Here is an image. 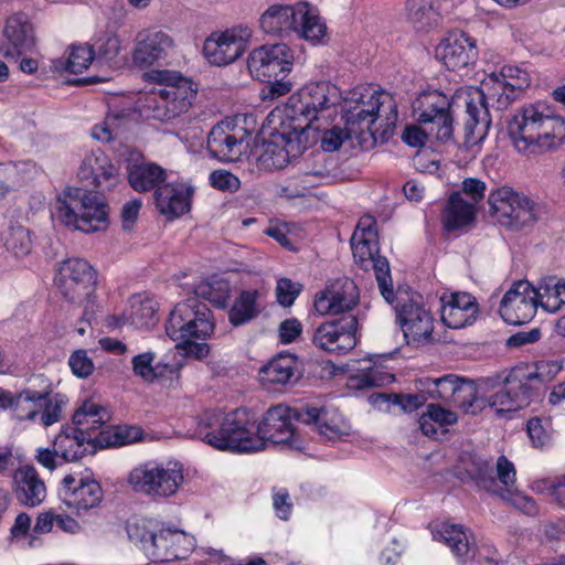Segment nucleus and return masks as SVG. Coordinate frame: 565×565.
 Returning <instances> with one entry per match:
<instances>
[{
  "instance_id": "obj_1",
  "label": "nucleus",
  "mask_w": 565,
  "mask_h": 565,
  "mask_svg": "<svg viewBox=\"0 0 565 565\" xmlns=\"http://www.w3.org/2000/svg\"><path fill=\"white\" fill-rule=\"evenodd\" d=\"M296 409L299 407L289 408L284 405L270 407L258 424L256 433L253 431V426L248 427L245 411L236 409L226 415L205 413L199 422L195 434L198 438L217 449L239 452L264 449L266 443L300 449L301 441L291 424Z\"/></svg>"
},
{
  "instance_id": "obj_2",
  "label": "nucleus",
  "mask_w": 565,
  "mask_h": 565,
  "mask_svg": "<svg viewBox=\"0 0 565 565\" xmlns=\"http://www.w3.org/2000/svg\"><path fill=\"white\" fill-rule=\"evenodd\" d=\"M353 90L344 98L342 109L345 127H332L323 132L321 148L326 152L338 150L345 139L362 137L366 131L373 139L387 141L394 134L397 122V104L394 97L384 90Z\"/></svg>"
},
{
  "instance_id": "obj_3",
  "label": "nucleus",
  "mask_w": 565,
  "mask_h": 565,
  "mask_svg": "<svg viewBox=\"0 0 565 565\" xmlns=\"http://www.w3.org/2000/svg\"><path fill=\"white\" fill-rule=\"evenodd\" d=\"M231 288L225 280L202 281L194 288V295L179 302L170 312L166 332L171 340L195 335L201 340L210 338L215 329L209 300L218 308H225L230 300Z\"/></svg>"
},
{
  "instance_id": "obj_4",
  "label": "nucleus",
  "mask_w": 565,
  "mask_h": 565,
  "mask_svg": "<svg viewBox=\"0 0 565 565\" xmlns=\"http://www.w3.org/2000/svg\"><path fill=\"white\" fill-rule=\"evenodd\" d=\"M508 135L519 152L544 154L565 143V119L543 104H529L510 119Z\"/></svg>"
},
{
  "instance_id": "obj_5",
  "label": "nucleus",
  "mask_w": 565,
  "mask_h": 565,
  "mask_svg": "<svg viewBox=\"0 0 565 565\" xmlns=\"http://www.w3.org/2000/svg\"><path fill=\"white\" fill-rule=\"evenodd\" d=\"M519 95V92L499 82L497 73H491L489 77L482 82V88L476 89L469 98L466 99V142L476 145L487 137L491 126L488 100L492 102V107L495 109L504 110Z\"/></svg>"
},
{
  "instance_id": "obj_6",
  "label": "nucleus",
  "mask_w": 565,
  "mask_h": 565,
  "mask_svg": "<svg viewBox=\"0 0 565 565\" xmlns=\"http://www.w3.org/2000/svg\"><path fill=\"white\" fill-rule=\"evenodd\" d=\"M58 218L68 227L85 233L105 231L108 206L97 193L83 188H68L58 198Z\"/></svg>"
},
{
  "instance_id": "obj_7",
  "label": "nucleus",
  "mask_w": 565,
  "mask_h": 565,
  "mask_svg": "<svg viewBox=\"0 0 565 565\" xmlns=\"http://www.w3.org/2000/svg\"><path fill=\"white\" fill-rule=\"evenodd\" d=\"M259 26L268 35L284 38L296 32L312 43L319 42L327 31L326 24L307 4H273L262 14Z\"/></svg>"
},
{
  "instance_id": "obj_8",
  "label": "nucleus",
  "mask_w": 565,
  "mask_h": 565,
  "mask_svg": "<svg viewBox=\"0 0 565 565\" xmlns=\"http://www.w3.org/2000/svg\"><path fill=\"white\" fill-rule=\"evenodd\" d=\"M341 92L334 84L321 81L305 85L290 96L286 106V116L294 126H302V132L313 127L318 114L341 103Z\"/></svg>"
},
{
  "instance_id": "obj_9",
  "label": "nucleus",
  "mask_w": 565,
  "mask_h": 565,
  "mask_svg": "<svg viewBox=\"0 0 565 565\" xmlns=\"http://www.w3.org/2000/svg\"><path fill=\"white\" fill-rule=\"evenodd\" d=\"M183 481V467L179 462L148 461L135 467L128 476V483L135 492L153 500L173 497Z\"/></svg>"
},
{
  "instance_id": "obj_10",
  "label": "nucleus",
  "mask_w": 565,
  "mask_h": 565,
  "mask_svg": "<svg viewBox=\"0 0 565 565\" xmlns=\"http://www.w3.org/2000/svg\"><path fill=\"white\" fill-rule=\"evenodd\" d=\"M489 212L494 221L510 231L532 226L539 217V205L530 196L510 186H501L488 196Z\"/></svg>"
},
{
  "instance_id": "obj_11",
  "label": "nucleus",
  "mask_w": 565,
  "mask_h": 565,
  "mask_svg": "<svg viewBox=\"0 0 565 565\" xmlns=\"http://www.w3.org/2000/svg\"><path fill=\"white\" fill-rule=\"evenodd\" d=\"M302 126L282 125L280 131L270 135L269 139L256 145L253 156L259 167L266 170L285 168L290 158L300 154L306 148Z\"/></svg>"
},
{
  "instance_id": "obj_12",
  "label": "nucleus",
  "mask_w": 565,
  "mask_h": 565,
  "mask_svg": "<svg viewBox=\"0 0 565 565\" xmlns=\"http://www.w3.org/2000/svg\"><path fill=\"white\" fill-rule=\"evenodd\" d=\"M196 96V88L188 78H179L174 84L147 95L143 100V111L148 117L160 121L172 120L185 114Z\"/></svg>"
},
{
  "instance_id": "obj_13",
  "label": "nucleus",
  "mask_w": 565,
  "mask_h": 565,
  "mask_svg": "<svg viewBox=\"0 0 565 565\" xmlns=\"http://www.w3.org/2000/svg\"><path fill=\"white\" fill-rule=\"evenodd\" d=\"M127 534L129 540L154 563L184 558L174 548L182 541H188L182 531L161 530L156 533L146 521H137L127 525Z\"/></svg>"
},
{
  "instance_id": "obj_14",
  "label": "nucleus",
  "mask_w": 565,
  "mask_h": 565,
  "mask_svg": "<svg viewBox=\"0 0 565 565\" xmlns=\"http://www.w3.org/2000/svg\"><path fill=\"white\" fill-rule=\"evenodd\" d=\"M451 107L448 96L438 90L425 92L413 103L417 121L440 141L450 140L454 134Z\"/></svg>"
},
{
  "instance_id": "obj_15",
  "label": "nucleus",
  "mask_w": 565,
  "mask_h": 565,
  "mask_svg": "<svg viewBox=\"0 0 565 565\" xmlns=\"http://www.w3.org/2000/svg\"><path fill=\"white\" fill-rule=\"evenodd\" d=\"M55 282L66 300L82 303L95 292L96 271L83 258H68L61 263Z\"/></svg>"
},
{
  "instance_id": "obj_16",
  "label": "nucleus",
  "mask_w": 565,
  "mask_h": 565,
  "mask_svg": "<svg viewBox=\"0 0 565 565\" xmlns=\"http://www.w3.org/2000/svg\"><path fill=\"white\" fill-rule=\"evenodd\" d=\"M358 318L347 313L319 324L312 333V344L331 354H347L356 345Z\"/></svg>"
},
{
  "instance_id": "obj_17",
  "label": "nucleus",
  "mask_w": 565,
  "mask_h": 565,
  "mask_svg": "<svg viewBox=\"0 0 565 565\" xmlns=\"http://www.w3.org/2000/svg\"><path fill=\"white\" fill-rule=\"evenodd\" d=\"M395 307L397 320L408 344L422 345L433 342L434 319L415 298L398 294Z\"/></svg>"
},
{
  "instance_id": "obj_18",
  "label": "nucleus",
  "mask_w": 565,
  "mask_h": 565,
  "mask_svg": "<svg viewBox=\"0 0 565 565\" xmlns=\"http://www.w3.org/2000/svg\"><path fill=\"white\" fill-rule=\"evenodd\" d=\"M294 62V53L285 43L262 45L249 53L247 67L252 76L266 81L289 73Z\"/></svg>"
},
{
  "instance_id": "obj_19",
  "label": "nucleus",
  "mask_w": 565,
  "mask_h": 565,
  "mask_svg": "<svg viewBox=\"0 0 565 565\" xmlns=\"http://www.w3.org/2000/svg\"><path fill=\"white\" fill-rule=\"evenodd\" d=\"M539 306L537 294L527 280H518L500 302V315L510 324H523L533 319Z\"/></svg>"
},
{
  "instance_id": "obj_20",
  "label": "nucleus",
  "mask_w": 565,
  "mask_h": 565,
  "mask_svg": "<svg viewBox=\"0 0 565 565\" xmlns=\"http://www.w3.org/2000/svg\"><path fill=\"white\" fill-rule=\"evenodd\" d=\"M360 292L356 284L348 278L335 279L316 295L313 307L321 315H340L351 311L359 302Z\"/></svg>"
},
{
  "instance_id": "obj_21",
  "label": "nucleus",
  "mask_w": 565,
  "mask_h": 565,
  "mask_svg": "<svg viewBox=\"0 0 565 565\" xmlns=\"http://www.w3.org/2000/svg\"><path fill=\"white\" fill-rule=\"evenodd\" d=\"M436 57L450 71L467 68L478 58L476 41L465 32H451L437 45Z\"/></svg>"
},
{
  "instance_id": "obj_22",
  "label": "nucleus",
  "mask_w": 565,
  "mask_h": 565,
  "mask_svg": "<svg viewBox=\"0 0 565 565\" xmlns=\"http://www.w3.org/2000/svg\"><path fill=\"white\" fill-rule=\"evenodd\" d=\"M62 486L63 502L76 510L77 514L98 507L103 500V489L94 479H76L67 475L63 478Z\"/></svg>"
},
{
  "instance_id": "obj_23",
  "label": "nucleus",
  "mask_w": 565,
  "mask_h": 565,
  "mask_svg": "<svg viewBox=\"0 0 565 565\" xmlns=\"http://www.w3.org/2000/svg\"><path fill=\"white\" fill-rule=\"evenodd\" d=\"M533 387L523 382L522 369L512 370L504 379L503 386L489 399L497 413L514 412L529 405Z\"/></svg>"
},
{
  "instance_id": "obj_24",
  "label": "nucleus",
  "mask_w": 565,
  "mask_h": 565,
  "mask_svg": "<svg viewBox=\"0 0 565 565\" xmlns=\"http://www.w3.org/2000/svg\"><path fill=\"white\" fill-rule=\"evenodd\" d=\"M3 36L0 52L6 58L17 60L35 46L33 25L24 14H14L7 20Z\"/></svg>"
},
{
  "instance_id": "obj_25",
  "label": "nucleus",
  "mask_w": 565,
  "mask_h": 565,
  "mask_svg": "<svg viewBox=\"0 0 565 565\" xmlns=\"http://www.w3.org/2000/svg\"><path fill=\"white\" fill-rule=\"evenodd\" d=\"M441 321L451 329H460L472 324L478 316L479 306L476 298L468 292L443 295Z\"/></svg>"
},
{
  "instance_id": "obj_26",
  "label": "nucleus",
  "mask_w": 565,
  "mask_h": 565,
  "mask_svg": "<svg viewBox=\"0 0 565 565\" xmlns=\"http://www.w3.org/2000/svg\"><path fill=\"white\" fill-rule=\"evenodd\" d=\"M244 136L242 128L237 129L231 122H220L209 134L207 150L218 160L235 161L242 154Z\"/></svg>"
},
{
  "instance_id": "obj_27",
  "label": "nucleus",
  "mask_w": 565,
  "mask_h": 565,
  "mask_svg": "<svg viewBox=\"0 0 565 565\" xmlns=\"http://www.w3.org/2000/svg\"><path fill=\"white\" fill-rule=\"evenodd\" d=\"M245 41L234 30L213 33L203 45V53L211 64L223 66L236 61L245 51Z\"/></svg>"
},
{
  "instance_id": "obj_28",
  "label": "nucleus",
  "mask_w": 565,
  "mask_h": 565,
  "mask_svg": "<svg viewBox=\"0 0 565 565\" xmlns=\"http://www.w3.org/2000/svg\"><path fill=\"white\" fill-rule=\"evenodd\" d=\"M295 419L306 425H315L318 431L329 439L344 434L345 424L335 408L301 406L295 411Z\"/></svg>"
},
{
  "instance_id": "obj_29",
  "label": "nucleus",
  "mask_w": 565,
  "mask_h": 565,
  "mask_svg": "<svg viewBox=\"0 0 565 565\" xmlns=\"http://www.w3.org/2000/svg\"><path fill=\"white\" fill-rule=\"evenodd\" d=\"M190 188L184 183L162 184L154 192L158 211L168 220L181 216L190 210Z\"/></svg>"
},
{
  "instance_id": "obj_30",
  "label": "nucleus",
  "mask_w": 565,
  "mask_h": 565,
  "mask_svg": "<svg viewBox=\"0 0 565 565\" xmlns=\"http://www.w3.org/2000/svg\"><path fill=\"white\" fill-rule=\"evenodd\" d=\"M53 446L65 461H77L86 455L96 452L92 435L86 437L74 424L66 425L55 437Z\"/></svg>"
},
{
  "instance_id": "obj_31",
  "label": "nucleus",
  "mask_w": 565,
  "mask_h": 565,
  "mask_svg": "<svg viewBox=\"0 0 565 565\" xmlns=\"http://www.w3.org/2000/svg\"><path fill=\"white\" fill-rule=\"evenodd\" d=\"M138 43L134 51V62L139 66H150L164 58L172 47V39L162 31H152L138 35Z\"/></svg>"
},
{
  "instance_id": "obj_32",
  "label": "nucleus",
  "mask_w": 565,
  "mask_h": 565,
  "mask_svg": "<svg viewBox=\"0 0 565 565\" xmlns=\"http://www.w3.org/2000/svg\"><path fill=\"white\" fill-rule=\"evenodd\" d=\"M17 499L26 507L41 504L46 497V487L33 466H23L14 473Z\"/></svg>"
},
{
  "instance_id": "obj_33",
  "label": "nucleus",
  "mask_w": 565,
  "mask_h": 565,
  "mask_svg": "<svg viewBox=\"0 0 565 565\" xmlns=\"http://www.w3.org/2000/svg\"><path fill=\"white\" fill-rule=\"evenodd\" d=\"M497 476L500 483L504 487V489H499L498 492L502 499L509 501L527 515L536 514V503L532 498L511 492V488L515 482V469L514 465L505 456H500L497 460Z\"/></svg>"
},
{
  "instance_id": "obj_34",
  "label": "nucleus",
  "mask_w": 565,
  "mask_h": 565,
  "mask_svg": "<svg viewBox=\"0 0 565 565\" xmlns=\"http://www.w3.org/2000/svg\"><path fill=\"white\" fill-rule=\"evenodd\" d=\"M476 214L477 209L473 207V203H468L460 192H454L441 213V223L448 233L465 230L473 224Z\"/></svg>"
},
{
  "instance_id": "obj_35",
  "label": "nucleus",
  "mask_w": 565,
  "mask_h": 565,
  "mask_svg": "<svg viewBox=\"0 0 565 565\" xmlns=\"http://www.w3.org/2000/svg\"><path fill=\"white\" fill-rule=\"evenodd\" d=\"M259 376L264 385L294 384L299 379L297 359L290 354H280L260 369Z\"/></svg>"
},
{
  "instance_id": "obj_36",
  "label": "nucleus",
  "mask_w": 565,
  "mask_h": 565,
  "mask_svg": "<svg viewBox=\"0 0 565 565\" xmlns=\"http://www.w3.org/2000/svg\"><path fill=\"white\" fill-rule=\"evenodd\" d=\"M127 175L130 186L140 193L156 191L167 179L166 170L154 162L129 164Z\"/></svg>"
},
{
  "instance_id": "obj_37",
  "label": "nucleus",
  "mask_w": 565,
  "mask_h": 565,
  "mask_svg": "<svg viewBox=\"0 0 565 565\" xmlns=\"http://www.w3.org/2000/svg\"><path fill=\"white\" fill-rule=\"evenodd\" d=\"M89 174L93 179L90 184L102 191L110 190L118 182V170L105 156L87 158L84 161L79 175L82 179H88Z\"/></svg>"
},
{
  "instance_id": "obj_38",
  "label": "nucleus",
  "mask_w": 565,
  "mask_h": 565,
  "mask_svg": "<svg viewBox=\"0 0 565 565\" xmlns=\"http://www.w3.org/2000/svg\"><path fill=\"white\" fill-rule=\"evenodd\" d=\"M110 416L108 411L99 404L85 402L73 415L72 424H74L86 437L96 435Z\"/></svg>"
},
{
  "instance_id": "obj_39",
  "label": "nucleus",
  "mask_w": 565,
  "mask_h": 565,
  "mask_svg": "<svg viewBox=\"0 0 565 565\" xmlns=\"http://www.w3.org/2000/svg\"><path fill=\"white\" fill-rule=\"evenodd\" d=\"M539 305L548 312H556L565 305V280L556 276L543 277L537 287Z\"/></svg>"
},
{
  "instance_id": "obj_40",
  "label": "nucleus",
  "mask_w": 565,
  "mask_h": 565,
  "mask_svg": "<svg viewBox=\"0 0 565 565\" xmlns=\"http://www.w3.org/2000/svg\"><path fill=\"white\" fill-rule=\"evenodd\" d=\"M50 391L38 392L25 388L17 396L9 398V406L14 411L19 420H33L41 412Z\"/></svg>"
},
{
  "instance_id": "obj_41",
  "label": "nucleus",
  "mask_w": 565,
  "mask_h": 565,
  "mask_svg": "<svg viewBox=\"0 0 565 565\" xmlns=\"http://www.w3.org/2000/svg\"><path fill=\"white\" fill-rule=\"evenodd\" d=\"M257 290H243L228 311V320L234 327L248 323L260 313Z\"/></svg>"
},
{
  "instance_id": "obj_42",
  "label": "nucleus",
  "mask_w": 565,
  "mask_h": 565,
  "mask_svg": "<svg viewBox=\"0 0 565 565\" xmlns=\"http://www.w3.org/2000/svg\"><path fill=\"white\" fill-rule=\"evenodd\" d=\"M407 22L417 32H428L437 23V12L429 0H408L406 3Z\"/></svg>"
},
{
  "instance_id": "obj_43",
  "label": "nucleus",
  "mask_w": 565,
  "mask_h": 565,
  "mask_svg": "<svg viewBox=\"0 0 565 565\" xmlns=\"http://www.w3.org/2000/svg\"><path fill=\"white\" fill-rule=\"evenodd\" d=\"M461 379L456 374H447L437 379H422L419 385L426 388L429 398L451 404Z\"/></svg>"
},
{
  "instance_id": "obj_44",
  "label": "nucleus",
  "mask_w": 565,
  "mask_h": 565,
  "mask_svg": "<svg viewBox=\"0 0 565 565\" xmlns=\"http://www.w3.org/2000/svg\"><path fill=\"white\" fill-rule=\"evenodd\" d=\"M468 473L477 481V483L487 491L499 492V479L494 476L492 466L489 460L472 455L466 466Z\"/></svg>"
},
{
  "instance_id": "obj_45",
  "label": "nucleus",
  "mask_w": 565,
  "mask_h": 565,
  "mask_svg": "<svg viewBox=\"0 0 565 565\" xmlns=\"http://www.w3.org/2000/svg\"><path fill=\"white\" fill-rule=\"evenodd\" d=\"M451 404L461 408L465 413L477 414L486 407L487 402L478 396L476 383L462 377Z\"/></svg>"
},
{
  "instance_id": "obj_46",
  "label": "nucleus",
  "mask_w": 565,
  "mask_h": 565,
  "mask_svg": "<svg viewBox=\"0 0 565 565\" xmlns=\"http://www.w3.org/2000/svg\"><path fill=\"white\" fill-rule=\"evenodd\" d=\"M436 541H443L457 556H463L469 551V541L461 526L443 523L433 532Z\"/></svg>"
},
{
  "instance_id": "obj_47",
  "label": "nucleus",
  "mask_w": 565,
  "mask_h": 565,
  "mask_svg": "<svg viewBox=\"0 0 565 565\" xmlns=\"http://www.w3.org/2000/svg\"><path fill=\"white\" fill-rule=\"evenodd\" d=\"M120 50L119 38L113 33H106L96 42L95 62L116 67L120 64L118 60Z\"/></svg>"
},
{
  "instance_id": "obj_48",
  "label": "nucleus",
  "mask_w": 565,
  "mask_h": 565,
  "mask_svg": "<svg viewBox=\"0 0 565 565\" xmlns=\"http://www.w3.org/2000/svg\"><path fill=\"white\" fill-rule=\"evenodd\" d=\"M369 268H372L375 273V277L382 296L388 303H392L394 301L395 296L392 286L388 260L386 259V257L381 256L377 253L370 263Z\"/></svg>"
},
{
  "instance_id": "obj_49",
  "label": "nucleus",
  "mask_w": 565,
  "mask_h": 565,
  "mask_svg": "<svg viewBox=\"0 0 565 565\" xmlns=\"http://www.w3.org/2000/svg\"><path fill=\"white\" fill-rule=\"evenodd\" d=\"M351 246L355 263L362 268L369 269L370 263L379 253L377 239L364 238L360 234H353Z\"/></svg>"
},
{
  "instance_id": "obj_50",
  "label": "nucleus",
  "mask_w": 565,
  "mask_h": 565,
  "mask_svg": "<svg viewBox=\"0 0 565 565\" xmlns=\"http://www.w3.org/2000/svg\"><path fill=\"white\" fill-rule=\"evenodd\" d=\"M95 61V50L88 44L73 45L66 62V71L82 73Z\"/></svg>"
},
{
  "instance_id": "obj_51",
  "label": "nucleus",
  "mask_w": 565,
  "mask_h": 565,
  "mask_svg": "<svg viewBox=\"0 0 565 565\" xmlns=\"http://www.w3.org/2000/svg\"><path fill=\"white\" fill-rule=\"evenodd\" d=\"M4 245L17 257L28 255L32 249L30 232L23 226L11 227L6 237Z\"/></svg>"
},
{
  "instance_id": "obj_52",
  "label": "nucleus",
  "mask_w": 565,
  "mask_h": 565,
  "mask_svg": "<svg viewBox=\"0 0 565 565\" xmlns=\"http://www.w3.org/2000/svg\"><path fill=\"white\" fill-rule=\"evenodd\" d=\"M497 75L499 82L519 93L530 86L529 74L518 66L505 65Z\"/></svg>"
},
{
  "instance_id": "obj_53",
  "label": "nucleus",
  "mask_w": 565,
  "mask_h": 565,
  "mask_svg": "<svg viewBox=\"0 0 565 565\" xmlns=\"http://www.w3.org/2000/svg\"><path fill=\"white\" fill-rule=\"evenodd\" d=\"M131 323L137 328H150L158 321L157 311L151 301L134 305L130 313Z\"/></svg>"
},
{
  "instance_id": "obj_54",
  "label": "nucleus",
  "mask_w": 565,
  "mask_h": 565,
  "mask_svg": "<svg viewBox=\"0 0 565 565\" xmlns=\"http://www.w3.org/2000/svg\"><path fill=\"white\" fill-rule=\"evenodd\" d=\"M561 365L556 362L541 361L536 363L535 370L529 373H525L522 370L523 382H539L540 384L547 383L552 381L557 373L561 371Z\"/></svg>"
},
{
  "instance_id": "obj_55",
  "label": "nucleus",
  "mask_w": 565,
  "mask_h": 565,
  "mask_svg": "<svg viewBox=\"0 0 565 565\" xmlns=\"http://www.w3.org/2000/svg\"><path fill=\"white\" fill-rule=\"evenodd\" d=\"M393 374L380 371L379 369H371L370 371L355 376L353 379V383L358 390H364L383 386L393 382Z\"/></svg>"
},
{
  "instance_id": "obj_56",
  "label": "nucleus",
  "mask_w": 565,
  "mask_h": 565,
  "mask_svg": "<svg viewBox=\"0 0 565 565\" xmlns=\"http://www.w3.org/2000/svg\"><path fill=\"white\" fill-rule=\"evenodd\" d=\"M418 393L416 394H395L394 405L399 406L404 412L412 413L423 406L429 398L426 388L417 382Z\"/></svg>"
},
{
  "instance_id": "obj_57",
  "label": "nucleus",
  "mask_w": 565,
  "mask_h": 565,
  "mask_svg": "<svg viewBox=\"0 0 565 565\" xmlns=\"http://www.w3.org/2000/svg\"><path fill=\"white\" fill-rule=\"evenodd\" d=\"M303 175L309 178H316L320 182L330 179L331 175V169L328 166V158L323 152H318L313 156L312 162L307 163L306 168L303 169Z\"/></svg>"
},
{
  "instance_id": "obj_58",
  "label": "nucleus",
  "mask_w": 565,
  "mask_h": 565,
  "mask_svg": "<svg viewBox=\"0 0 565 565\" xmlns=\"http://www.w3.org/2000/svg\"><path fill=\"white\" fill-rule=\"evenodd\" d=\"M301 291V285L292 282L288 278H281L277 281L276 296L282 307H290Z\"/></svg>"
},
{
  "instance_id": "obj_59",
  "label": "nucleus",
  "mask_w": 565,
  "mask_h": 565,
  "mask_svg": "<svg viewBox=\"0 0 565 565\" xmlns=\"http://www.w3.org/2000/svg\"><path fill=\"white\" fill-rule=\"evenodd\" d=\"M153 359L154 354L152 352L136 355L132 359V370L135 374L147 382H152L157 377V373L152 366Z\"/></svg>"
},
{
  "instance_id": "obj_60",
  "label": "nucleus",
  "mask_w": 565,
  "mask_h": 565,
  "mask_svg": "<svg viewBox=\"0 0 565 565\" xmlns=\"http://www.w3.org/2000/svg\"><path fill=\"white\" fill-rule=\"evenodd\" d=\"M68 364L72 369V372L78 377H87L89 376L95 366L90 358H88L86 350H77L75 351L68 360Z\"/></svg>"
},
{
  "instance_id": "obj_61",
  "label": "nucleus",
  "mask_w": 565,
  "mask_h": 565,
  "mask_svg": "<svg viewBox=\"0 0 565 565\" xmlns=\"http://www.w3.org/2000/svg\"><path fill=\"white\" fill-rule=\"evenodd\" d=\"M211 185L221 191L236 192L241 186L239 179L226 170H216L210 174Z\"/></svg>"
},
{
  "instance_id": "obj_62",
  "label": "nucleus",
  "mask_w": 565,
  "mask_h": 565,
  "mask_svg": "<svg viewBox=\"0 0 565 565\" xmlns=\"http://www.w3.org/2000/svg\"><path fill=\"white\" fill-rule=\"evenodd\" d=\"M487 185L483 181L477 178H466L462 181L461 196L467 195L470 201L468 203H473V207L483 200L486 195Z\"/></svg>"
},
{
  "instance_id": "obj_63",
  "label": "nucleus",
  "mask_w": 565,
  "mask_h": 565,
  "mask_svg": "<svg viewBox=\"0 0 565 565\" xmlns=\"http://www.w3.org/2000/svg\"><path fill=\"white\" fill-rule=\"evenodd\" d=\"M439 427L452 425L457 422L456 413L441 407L440 405L429 404L427 411L423 414Z\"/></svg>"
},
{
  "instance_id": "obj_64",
  "label": "nucleus",
  "mask_w": 565,
  "mask_h": 565,
  "mask_svg": "<svg viewBox=\"0 0 565 565\" xmlns=\"http://www.w3.org/2000/svg\"><path fill=\"white\" fill-rule=\"evenodd\" d=\"M63 404L64 402L57 398V396L54 398H49L47 396L42 407L43 412L41 413V423L44 426H50L54 423H57L61 419Z\"/></svg>"
}]
</instances>
